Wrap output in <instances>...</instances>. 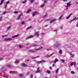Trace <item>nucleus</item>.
I'll use <instances>...</instances> for the list:
<instances>
[{"instance_id":"obj_11","label":"nucleus","mask_w":78,"mask_h":78,"mask_svg":"<svg viewBox=\"0 0 78 78\" xmlns=\"http://www.w3.org/2000/svg\"><path fill=\"white\" fill-rule=\"evenodd\" d=\"M21 66H23V67H26L27 66V65L24 63H22L21 64Z\"/></svg>"},{"instance_id":"obj_36","label":"nucleus","mask_w":78,"mask_h":78,"mask_svg":"<svg viewBox=\"0 0 78 78\" xmlns=\"http://www.w3.org/2000/svg\"><path fill=\"white\" fill-rule=\"evenodd\" d=\"M70 65L71 66H72L73 65V62H71Z\"/></svg>"},{"instance_id":"obj_26","label":"nucleus","mask_w":78,"mask_h":78,"mask_svg":"<svg viewBox=\"0 0 78 78\" xmlns=\"http://www.w3.org/2000/svg\"><path fill=\"white\" fill-rule=\"evenodd\" d=\"M45 6V4H43L41 5V7H44Z\"/></svg>"},{"instance_id":"obj_29","label":"nucleus","mask_w":78,"mask_h":78,"mask_svg":"<svg viewBox=\"0 0 78 78\" xmlns=\"http://www.w3.org/2000/svg\"><path fill=\"white\" fill-rule=\"evenodd\" d=\"M73 65L74 66H76V62H73Z\"/></svg>"},{"instance_id":"obj_49","label":"nucleus","mask_w":78,"mask_h":78,"mask_svg":"<svg viewBox=\"0 0 78 78\" xmlns=\"http://www.w3.org/2000/svg\"><path fill=\"white\" fill-rule=\"evenodd\" d=\"M19 48H22V46H21V45H19Z\"/></svg>"},{"instance_id":"obj_25","label":"nucleus","mask_w":78,"mask_h":78,"mask_svg":"<svg viewBox=\"0 0 78 78\" xmlns=\"http://www.w3.org/2000/svg\"><path fill=\"white\" fill-rule=\"evenodd\" d=\"M58 60L57 59V58L55 59V61H54V63H56V62H58Z\"/></svg>"},{"instance_id":"obj_14","label":"nucleus","mask_w":78,"mask_h":78,"mask_svg":"<svg viewBox=\"0 0 78 78\" xmlns=\"http://www.w3.org/2000/svg\"><path fill=\"white\" fill-rule=\"evenodd\" d=\"M35 35L36 36H39V32H36L35 33Z\"/></svg>"},{"instance_id":"obj_39","label":"nucleus","mask_w":78,"mask_h":78,"mask_svg":"<svg viewBox=\"0 0 78 78\" xmlns=\"http://www.w3.org/2000/svg\"><path fill=\"white\" fill-rule=\"evenodd\" d=\"M71 73H72V74H74L75 73V72H74V71H72L71 72Z\"/></svg>"},{"instance_id":"obj_28","label":"nucleus","mask_w":78,"mask_h":78,"mask_svg":"<svg viewBox=\"0 0 78 78\" xmlns=\"http://www.w3.org/2000/svg\"><path fill=\"white\" fill-rule=\"evenodd\" d=\"M46 73L48 74H49L50 73V71L49 70H47L46 71Z\"/></svg>"},{"instance_id":"obj_9","label":"nucleus","mask_w":78,"mask_h":78,"mask_svg":"<svg viewBox=\"0 0 78 78\" xmlns=\"http://www.w3.org/2000/svg\"><path fill=\"white\" fill-rule=\"evenodd\" d=\"M12 39L10 38H6V39H4V41H10V40H11Z\"/></svg>"},{"instance_id":"obj_60","label":"nucleus","mask_w":78,"mask_h":78,"mask_svg":"<svg viewBox=\"0 0 78 78\" xmlns=\"http://www.w3.org/2000/svg\"><path fill=\"white\" fill-rule=\"evenodd\" d=\"M48 20H49V19H47L46 20V21H48Z\"/></svg>"},{"instance_id":"obj_42","label":"nucleus","mask_w":78,"mask_h":78,"mask_svg":"<svg viewBox=\"0 0 78 78\" xmlns=\"http://www.w3.org/2000/svg\"><path fill=\"white\" fill-rule=\"evenodd\" d=\"M9 1H7L6 2V4H7V5L9 4Z\"/></svg>"},{"instance_id":"obj_1","label":"nucleus","mask_w":78,"mask_h":78,"mask_svg":"<svg viewBox=\"0 0 78 78\" xmlns=\"http://www.w3.org/2000/svg\"><path fill=\"white\" fill-rule=\"evenodd\" d=\"M40 14V13L37 12V11H35L32 14V16L34 17L35 15H38V14Z\"/></svg>"},{"instance_id":"obj_58","label":"nucleus","mask_w":78,"mask_h":78,"mask_svg":"<svg viewBox=\"0 0 78 78\" xmlns=\"http://www.w3.org/2000/svg\"><path fill=\"white\" fill-rule=\"evenodd\" d=\"M55 65L53 64L52 65V67H55Z\"/></svg>"},{"instance_id":"obj_4","label":"nucleus","mask_w":78,"mask_h":78,"mask_svg":"<svg viewBox=\"0 0 78 78\" xmlns=\"http://www.w3.org/2000/svg\"><path fill=\"white\" fill-rule=\"evenodd\" d=\"M61 44H59L58 45H56V44H55L54 45V47L55 48H56L57 47H59V46H61Z\"/></svg>"},{"instance_id":"obj_47","label":"nucleus","mask_w":78,"mask_h":78,"mask_svg":"<svg viewBox=\"0 0 78 78\" xmlns=\"http://www.w3.org/2000/svg\"><path fill=\"white\" fill-rule=\"evenodd\" d=\"M50 48H48V49H47V51H49V50H50Z\"/></svg>"},{"instance_id":"obj_63","label":"nucleus","mask_w":78,"mask_h":78,"mask_svg":"<svg viewBox=\"0 0 78 78\" xmlns=\"http://www.w3.org/2000/svg\"><path fill=\"white\" fill-rule=\"evenodd\" d=\"M49 68H50V69L51 70V67H49Z\"/></svg>"},{"instance_id":"obj_50","label":"nucleus","mask_w":78,"mask_h":78,"mask_svg":"<svg viewBox=\"0 0 78 78\" xmlns=\"http://www.w3.org/2000/svg\"><path fill=\"white\" fill-rule=\"evenodd\" d=\"M23 23H24V21H23L21 23V24H23Z\"/></svg>"},{"instance_id":"obj_34","label":"nucleus","mask_w":78,"mask_h":78,"mask_svg":"<svg viewBox=\"0 0 78 78\" xmlns=\"http://www.w3.org/2000/svg\"><path fill=\"white\" fill-rule=\"evenodd\" d=\"M72 15V13H71L70 14L69 16V18H70V16H71Z\"/></svg>"},{"instance_id":"obj_44","label":"nucleus","mask_w":78,"mask_h":78,"mask_svg":"<svg viewBox=\"0 0 78 78\" xmlns=\"http://www.w3.org/2000/svg\"><path fill=\"white\" fill-rule=\"evenodd\" d=\"M34 0H30V2L31 3H33V2H34Z\"/></svg>"},{"instance_id":"obj_8","label":"nucleus","mask_w":78,"mask_h":78,"mask_svg":"<svg viewBox=\"0 0 78 78\" xmlns=\"http://www.w3.org/2000/svg\"><path fill=\"white\" fill-rule=\"evenodd\" d=\"M22 16V14H20L18 17L16 19L17 20H19L20 19V17Z\"/></svg>"},{"instance_id":"obj_17","label":"nucleus","mask_w":78,"mask_h":78,"mask_svg":"<svg viewBox=\"0 0 78 78\" xmlns=\"http://www.w3.org/2000/svg\"><path fill=\"white\" fill-rule=\"evenodd\" d=\"M19 35H16L13 36L12 37L13 38H15V37H17L18 36H19Z\"/></svg>"},{"instance_id":"obj_22","label":"nucleus","mask_w":78,"mask_h":78,"mask_svg":"<svg viewBox=\"0 0 78 78\" xmlns=\"http://www.w3.org/2000/svg\"><path fill=\"white\" fill-rule=\"evenodd\" d=\"M60 61H61V62H65V61L62 59H61L60 60Z\"/></svg>"},{"instance_id":"obj_27","label":"nucleus","mask_w":78,"mask_h":78,"mask_svg":"<svg viewBox=\"0 0 78 78\" xmlns=\"http://www.w3.org/2000/svg\"><path fill=\"white\" fill-rule=\"evenodd\" d=\"M7 66L8 67H9V68H10V67H11V65H7Z\"/></svg>"},{"instance_id":"obj_19","label":"nucleus","mask_w":78,"mask_h":78,"mask_svg":"<svg viewBox=\"0 0 78 78\" xmlns=\"http://www.w3.org/2000/svg\"><path fill=\"white\" fill-rule=\"evenodd\" d=\"M4 0H1V2L0 3V5H2V3H3V2H4Z\"/></svg>"},{"instance_id":"obj_52","label":"nucleus","mask_w":78,"mask_h":78,"mask_svg":"<svg viewBox=\"0 0 78 78\" xmlns=\"http://www.w3.org/2000/svg\"><path fill=\"white\" fill-rule=\"evenodd\" d=\"M72 5V4H69V6H71Z\"/></svg>"},{"instance_id":"obj_20","label":"nucleus","mask_w":78,"mask_h":78,"mask_svg":"<svg viewBox=\"0 0 78 78\" xmlns=\"http://www.w3.org/2000/svg\"><path fill=\"white\" fill-rule=\"evenodd\" d=\"M27 2V0H26L24 1H23L22 3L23 4H24V3H26Z\"/></svg>"},{"instance_id":"obj_40","label":"nucleus","mask_w":78,"mask_h":78,"mask_svg":"<svg viewBox=\"0 0 78 78\" xmlns=\"http://www.w3.org/2000/svg\"><path fill=\"white\" fill-rule=\"evenodd\" d=\"M13 13H14V14H17V13H18V12H16V11L14 12H13Z\"/></svg>"},{"instance_id":"obj_56","label":"nucleus","mask_w":78,"mask_h":78,"mask_svg":"<svg viewBox=\"0 0 78 78\" xmlns=\"http://www.w3.org/2000/svg\"><path fill=\"white\" fill-rule=\"evenodd\" d=\"M37 46V45L36 44H35L34 45V47H36Z\"/></svg>"},{"instance_id":"obj_6","label":"nucleus","mask_w":78,"mask_h":78,"mask_svg":"<svg viewBox=\"0 0 78 78\" xmlns=\"http://www.w3.org/2000/svg\"><path fill=\"white\" fill-rule=\"evenodd\" d=\"M42 47H41L39 48H38L36 49L35 50V51H38V50H41V49H42Z\"/></svg>"},{"instance_id":"obj_45","label":"nucleus","mask_w":78,"mask_h":78,"mask_svg":"<svg viewBox=\"0 0 78 78\" xmlns=\"http://www.w3.org/2000/svg\"><path fill=\"white\" fill-rule=\"evenodd\" d=\"M48 0H46L44 1V3H46V2H47Z\"/></svg>"},{"instance_id":"obj_7","label":"nucleus","mask_w":78,"mask_h":78,"mask_svg":"<svg viewBox=\"0 0 78 78\" xmlns=\"http://www.w3.org/2000/svg\"><path fill=\"white\" fill-rule=\"evenodd\" d=\"M19 60H18V59H16L15 60V64H19Z\"/></svg>"},{"instance_id":"obj_12","label":"nucleus","mask_w":78,"mask_h":78,"mask_svg":"<svg viewBox=\"0 0 78 78\" xmlns=\"http://www.w3.org/2000/svg\"><path fill=\"white\" fill-rule=\"evenodd\" d=\"M69 55L71 56V57H72V58H73V57L74 56V55L72 54L70 52H69Z\"/></svg>"},{"instance_id":"obj_57","label":"nucleus","mask_w":78,"mask_h":78,"mask_svg":"<svg viewBox=\"0 0 78 78\" xmlns=\"http://www.w3.org/2000/svg\"><path fill=\"white\" fill-rule=\"evenodd\" d=\"M3 69H4V68L3 67L2 68H1V70H3Z\"/></svg>"},{"instance_id":"obj_3","label":"nucleus","mask_w":78,"mask_h":78,"mask_svg":"<svg viewBox=\"0 0 78 78\" xmlns=\"http://www.w3.org/2000/svg\"><path fill=\"white\" fill-rule=\"evenodd\" d=\"M40 68L39 67L37 68V71L35 72V73H41V70L39 69Z\"/></svg>"},{"instance_id":"obj_33","label":"nucleus","mask_w":78,"mask_h":78,"mask_svg":"<svg viewBox=\"0 0 78 78\" xmlns=\"http://www.w3.org/2000/svg\"><path fill=\"white\" fill-rule=\"evenodd\" d=\"M47 16V13H46L45 15L43 16V17H46V16Z\"/></svg>"},{"instance_id":"obj_41","label":"nucleus","mask_w":78,"mask_h":78,"mask_svg":"<svg viewBox=\"0 0 78 78\" xmlns=\"http://www.w3.org/2000/svg\"><path fill=\"white\" fill-rule=\"evenodd\" d=\"M23 76V74H21L19 75V76H20V77L22 76Z\"/></svg>"},{"instance_id":"obj_13","label":"nucleus","mask_w":78,"mask_h":78,"mask_svg":"<svg viewBox=\"0 0 78 78\" xmlns=\"http://www.w3.org/2000/svg\"><path fill=\"white\" fill-rule=\"evenodd\" d=\"M31 11V10L30 9H29L27 12L26 14H28V13H30Z\"/></svg>"},{"instance_id":"obj_23","label":"nucleus","mask_w":78,"mask_h":78,"mask_svg":"<svg viewBox=\"0 0 78 78\" xmlns=\"http://www.w3.org/2000/svg\"><path fill=\"white\" fill-rule=\"evenodd\" d=\"M59 69H57L56 70V73H58V71H59Z\"/></svg>"},{"instance_id":"obj_35","label":"nucleus","mask_w":78,"mask_h":78,"mask_svg":"<svg viewBox=\"0 0 78 78\" xmlns=\"http://www.w3.org/2000/svg\"><path fill=\"white\" fill-rule=\"evenodd\" d=\"M72 15V13H71L70 14L69 16V18H70V16H71Z\"/></svg>"},{"instance_id":"obj_16","label":"nucleus","mask_w":78,"mask_h":78,"mask_svg":"<svg viewBox=\"0 0 78 78\" xmlns=\"http://www.w3.org/2000/svg\"><path fill=\"white\" fill-rule=\"evenodd\" d=\"M74 20H76L75 19V18H74L72 20H71L69 21V23H72L73 21H74Z\"/></svg>"},{"instance_id":"obj_61","label":"nucleus","mask_w":78,"mask_h":78,"mask_svg":"<svg viewBox=\"0 0 78 78\" xmlns=\"http://www.w3.org/2000/svg\"><path fill=\"white\" fill-rule=\"evenodd\" d=\"M66 19H69V16H68V17L66 18Z\"/></svg>"},{"instance_id":"obj_62","label":"nucleus","mask_w":78,"mask_h":78,"mask_svg":"<svg viewBox=\"0 0 78 78\" xmlns=\"http://www.w3.org/2000/svg\"><path fill=\"white\" fill-rule=\"evenodd\" d=\"M57 2V1H55V2H54V3H56Z\"/></svg>"},{"instance_id":"obj_21","label":"nucleus","mask_w":78,"mask_h":78,"mask_svg":"<svg viewBox=\"0 0 78 78\" xmlns=\"http://www.w3.org/2000/svg\"><path fill=\"white\" fill-rule=\"evenodd\" d=\"M67 5L66 6V9H68V7H69V3H67Z\"/></svg>"},{"instance_id":"obj_32","label":"nucleus","mask_w":78,"mask_h":78,"mask_svg":"<svg viewBox=\"0 0 78 78\" xmlns=\"http://www.w3.org/2000/svg\"><path fill=\"white\" fill-rule=\"evenodd\" d=\"M62 15L59 18L58 20H61V18H62Z\"/></svg>"},{"instance_id":"obj_18","label":"nucleus","mask_w":78,"mask_h":78,"mask_svg":"<svg viewBox=\"0 0 78 78\" xmlns=\"http://www.w3.org/2000/svg\"><path fill=\"white\" fill-rule=\"evenodd\" d=\"M10 29H11V26H9L7 28V31H9V30H10Z\"/></svg>"},{"instance_id":"obj_30","label":"nucleus","mask_w":78,"mask_h":78,"mask_svg":"<svg viewBox=\"0 0 78 78\" xmlns=\"http://www.w3.org/2000/svg\"><path fill=\"white\" fill-rule=\"evenodd\" d=\"M31 28V27L30 26L29 27H28V28H27V29H26V30H29V29H30V28Z\"/></svg>"},{"instance_id":"obj_5","label":"nucleus","mask_w":78,"mask_h":78,"mask_svg":"<svg viewBox=\"0 0 78 78\" xmlns=\"http://www.w3.org/2000/svg\"><path fill=\"white\" fill-rule=\"evenodd\" d=\"M33 37V36L31 35L29 37H28L27 38H26V39H30V38H32V37Z\"/></svg>"},{"instance_id":"obj_43","label":"nucleus","mask_w":78,"mask_h":78,"mask_svg":"<svg viewBox=\"0 0 78 78\" xmlns=\"http://www.w3.org/2000/svg\"><path fill=\"white\" fill-rule=\"evenodd\" d=\"M63 2H67V1H68V0H62Z\"/></svg>"},{"instance_id":"obj_37","label":"nucleus","mask_w":78,"mask_h":78,"mask_svg":"<svg viewBox=\"0 0 78 78\" xmlns=\"http://www.w3.org/2000/svg\"><path fill=\"white\" fill-rule=\"evenodd\" d=\"M39 56H37L36 57H33L32 58L33 59H34L35 58H39Z\"/></svg>"},{"instance_id":"obj_51","label":"nucleus","mask_w":78,"mask_h":78,"mask_svg":"<svg viewBox=\"0 0 78 78\" xmlns=\"http://www.w3.org/2000/svg\"><path fill=\"white\" fill-rule=\"evenodd\" d=\"M57 31H58V30H54V31H55V32H57Z\"/></svg>"},{"instance_id":"obj_48","label":"nucleus","mask_w":78,"mask_h":78,"mask_svg":"<svg viewBox=\"0 0 78 78\" xmlns=\"http://www.w3.org/2000/svg\"><path fill=\"white\" fill-rule=\"evenodd\" d=\"M2 17H0V21H1V20H2Z\"/></svg>"},{"instance_id":"obj_2","label":"nucleus","mask_w":78,"mask_h":78,"mask_svg":"<svg viewBox=\"0 0 78 78\" xmlns=\"http://www.w3.org/2000/svg\"><path fill=\"white\" fill-rule=\"evenodd\" d=\"M46 61L45 60H41V61H39L37 62V64H41V63H44V62H45Z\"/></svg>"},{"instance_id":"obj_15","label":"nucleus","mask_w":78,"mask_h":78,"mask_svg":"<svg viewBox=\"0 0 78 78\" xmlns=\"http://www.w3.org/2000/svg\"><path fill=\"white\" fill-rule=\"evenodd\" d=\"M53 53L51 54L50 55H46L45 56L46 58H49V57H50V56H51L52 55H53Z\"/></svg>"},{"instance_id":"obj_53","label":"nucleus","mask_w":78,"mask_h":78,"mask_svg":"<svg viewBox=\"0 0 78 78\" xmlns=\"http://www.w3.org/2000/svg\"><path fill=\"white\" fill-rule=\"evenodd\" d=\"M75 19H76V20H77V19H78V18H76V17H75Z\"/></svg>"},{"instance_id":"obj_54","label":"nucleus","mask_w":78,"mask_h":78,"mask_svg":"<svg viewBox=\"0 0 78 78\" xmlns=\"http://www.w3.org/2000/svg\"><path fill=\"white\" fill-rule=\"evenodd\" d=\"M2 60H3V59L2 58H0V61H2Z\"/></svg>"},{"instance_id":"obj_10","label":"nucleus","mask_w":78,"mask_h":78,"mask_svg":"<svg viewBox=\"0 0 78 78\" xmlns=\"http://www.w3.org/2000/svg\"><path fill=\"white\" fill-rule=\"evenodd\" d=\"M56 21V19H53L52 20L50 21V23H53V22Z\"/></svg>"},{"instance_id":"obj_24","label":"nucleus","mask_w":78,"mask_h":78,"mask_svg":"<svg viewBox=\"0 0 78 78\" xmlns=\"http://www.w3.org/2000/svg\"><path fill=\"white\" fill-rule=\"evenodd\" d=\"M60 54H62V51L61 50H60L58 52Z\"/></svg>"},{"instance_id":"obj_46","label":"nucleus","mask_w":78,"mask_h":78,"mask_svg":"<svg viewBox=\"0 0 78 78\" xmlns=\"http://www.w3.org/2000/svg\"><path fill=\"white\" fill-rule=\"evenodd\" d=\"M6 12H5L2 14V15H3L5 14H6Z\"/></svg>"},{"instance_id":"obj_38","label":"nucleus","mask_w":78,"mask_h":78,"mask_svg":"<svg viewBox=\"0 0 78 78\" xmlns=\"http://www.w3.org/2000/svg\"><path fill=\"white\" fill-rule=\"evenodd\" d=\"M7 7V5H5L4 6V8L5 9H6Z\"/></svg>"},{"instance_id":"obj_55","label":"nucleus","mask_w":78,"mask_h":78,"mask_svg":"<svg viewBox=\"0 0 78 78\" xmlns=\"http://www.w3.org/2000/svg\"><path fill=\"white\" fill-rule=\"evenodd\" d=\"M30 78H33V75H31L30 76Z\"/></svg>"},{"instance_id":"obj_64","label":"nucleus","mask_w":78,"mask_h":78,"mask_svg":"<svg viewBox=\"0 0 78 78\" xmlns=\"http://www.w3.org/2000/svg\"><path fill=\"white\" fill-rule=\"evenodd\" d=\"M14 72H15L14 71H12V73H14Z\"/></svg>"},{"instance_id":"obj_59","label":"nucleus","mask_w":78,"mask_h":78,"mask_svg":"<svg viewBox=\"0 0 78 78\" xmlns=\"http://www.w3.org/2000/svg\"><path fill=\"white\" fill-rule=\"evenodd\" d=\"M60 29H62V26H61L60 27Z\"/></svg>"},{"instance_id":"obj_31","label":"nucleus","mask_w":78,"mask_h":78,"mask_svg":"<svg viewBox=\"0 0 78 78\" xmlns=\"http://www.w3.org/2000/svg\"><path fill=\"white\" fill-rule=\"evenodd\" d=\"M7 36H8V35H3L2 37H6Z\"/></svg>"}]
</instances>
